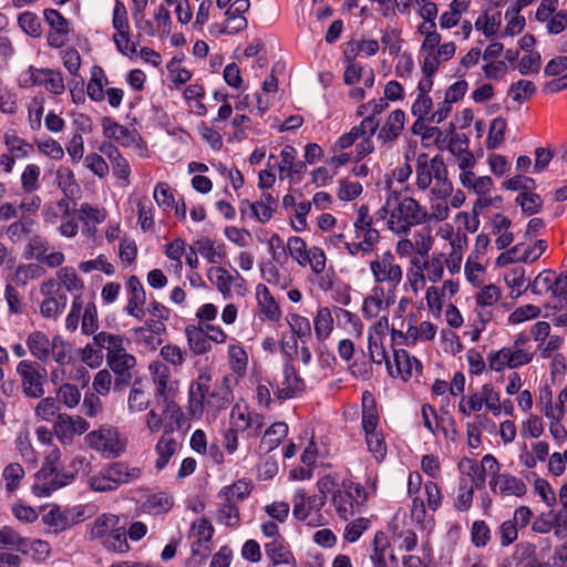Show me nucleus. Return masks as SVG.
I'll return each instance as SVG.
<instances>
[{"instance_id": "nucleus-2", "label": "nucleus", "mask_w": 567, "mask_h": 567, "mask_svg": "<svg viewBox=\"0 0 567 567\" xmlns=\"http://www.w3.org/2000/svg\"><path fill=\"white\" fill-rule=\"evenodd\" d=\"M415 176L417 188L423 192L431 188V194L437 199H445L453 193L447 166L441 155L430 158L426 153L419 154Z\"/></svg>"}, {"instance_id": "nucleus-40", "label": "nucleus", "mask_w": 567, "mask_h": 567, "mask_svg": "<svg viewBox=\"0 0 567 567\" xmlns=\"http://www.w3.org/2000/svg\"><path fill=\"white\" fill-rule=\"evenodd\" d=\"M254 426V419L250 417L247 408L236 404L230 412V427L234 431L244 432Z\"/></svg>"}, {"instance_id": "nucleus-14", "label": "nucleus", "mask_w": 567, "mask_h": 567, "mask_svg": "<svg viewBox=\"0 0 567 567\" xmlns=\"http://www.w3.org/2000/svg\"><path fill=\"white\" fill-rule=\"evenodd\" d=\"M489 486L494 493L498 491L502 495L520 497L527 492L526 484L508 473L497 476L496 480H491Z\"/></svg>"}, {"instance_id": "nucleus-10", "label": "nucleus", "mask_w": 567, "mask_h": 567, "mask_svg": "<svg viewBox=\"0 0 567 567\" xmlns=\"http://www.w3.org/2000/svg\"><path fill=\"white\" fill-rule=\"evenodd\" d=\"M364 496V491L361 486H350L347 491L338 489L333 492L332 504L340 518L348 520L352 517L361 503L359 498Z\"/></svg>"}, {"instance_id": "nucleus-59", "label": "nucleus", "mask_w": 567, "mask_h": 567, "mask_svg": "<svg viewBox=\"0 0 567 567\" xmlns=\"http://www.w3.org/2000/svg\"><path fill=\"white\" fill-rule=\"evenodd\" d=\"M365 441L369 451L374 455L378 461L383 460L386 454V445L382 434L378 432L365 433Z\"/></svg>"}, {"instance_id": "nucleus-13", "label": "nucleus", "mask_w": 567, "mask_h": 567, "mask_svg": "<svg viewBox=\"0 0 567 567\" xmlns=\"http://www.w3.org/2000/svg\"><path fill=\"white\" fill-rule=\"evenodd\" d=\"M32 83L35 85H43L47 91L53 94L63 93L65 86L60 72L51 69H34L30 68Z\"/></svg>"}, {"instance_id": "nucleus-60", "label": "nucleus", "mask_w": 567, "mask_h": 567, "mask_svg": "<svg viewBox=\"0 0 567 567\" xmlns=\"http://www.w3.org/2000/svg\"><path fill=\"white\" fill-rule=\"evenodd\" d=\"M173 504V497L165 493L151 495L146 501V507L155 513L168 512Z\"/></svg>"}, {"instance_id": "nucleus-45", "label": "nucleus", "mask_w": 567, "mask_h": 567, "mask_svg": "<svg viewBox=\"0 0 567 567\" xmlns=\"http://www.w3.org/2000/svg\"><path fill=\"white\" fill-rule=\"evenodd\" d=\"M220 506L218 509V522L225 524L226 526H236L239 523V509L237 504L234 502H227L225 499H220Z\"/></svg>"}, {"instance_id": "nucleus-22", "label": "nucleus", "mask_w": 567, "mask_h": 567, "mask_svg": "<svg viewBox=\"0 0 567 567\" xmlns=\"http://www.w3.org/2000/svg\"><path fill=\"white\" fill-rule=\"evenodd\" d=\"M100 151L109 157L114 175L121 179L127 181L131 173L130 165L120 154L118 150L111 143H103Z\"/></svg>"}, {"instance_id": "nucleus-21", "label": "nucleus", "mask_w": 567, "mask_h": 567, "mask_svg": "<svg viewBox=\"0 0 567 567\" xmlns=\"http://www.w3.org/2000/svg\"><path fill=\"white\" fill-rule=\"evenodd\" d=\"M265 550L274 566L289 565L296 567V559L292 553L282 544V540L275 538L265 545Z\"/></svg>"}, {"instance_id": "nucleus-4", "label": "nucleus", "mask_w": 567, "mask_h": 567, "mask_svg": "<svg viewBox=\"0 0 567 567\" xmlns=\"http://www.w3.org/2000/svg\"><path fill=\"white\" fill-rule=\"evenodd\" d=\"M17 372L21 377V386L28 398L40 399L44 395V384L48 373L38 362L22 360L17 365Z\"/></svg>"}, {"instance_id": "nucleus-27", "label": "nucleus", "mask_w": 567, "mask_h": 567, "mask_svg": "<svg viewBox=\"0 0 567 567\" xmlns=\"http://www.w3.org/2000/svg\"><path fill=\"white\" fill-rule=\"evenodd\" d=\"M189 349L195 354H203L210 349L206 331L202 327L188 326L185 329Z\"/></svg>"}, {"instance_id": "nucleus-19", "label": "nucleus", "mask_w": 567, "mask_h": 567, "mask_svg": "<svg viewBox=\"0 0 567 567\" xmlns=\"http://www.w3.org/2000/svg\"><path fill=\"white\" fill-rule=\"evenodd\" d=\"M107 470L112 482L117 488L122 484H128L141 477L142 470L137 466H131L125 462H115L111 464Z\"/></svg>"}, {"instance_id": "nucleus-28", "label": "nucleus", "mask_w": 567, "mask_h": 567, "mask_svg": "<svg viewBox=\"0 0 567 567\" xmlns=\"http://www.w3.org/2000/svg\"><path fill=\"white\" fill-rule=\"evenodd\" d=\"M177 445V441L171 437V434L163 433L155 446L158 454L155 463L157 470H163L167 465L169 458L176 453Z\"/></svg>"}, {"instance_id": "nucleus-23", "label": "nucleus", "mask_w": 567, "mask_h": 567, "mask_svg": "<svg viewBox=\"0 0 567 567\" xmlns=\"http://www.w3.org/2000/svg\"><path fill=\"white\" fill-rule=\"evenodd\" d=\"M404 118L405 115L403 111L395 110L391 112L385 124L379 132V138L383 140L384 142L396 140L404 127Z\"/></svg>"}, {"instance_id": "nucleus-35", "label": "nucleus", "mask_w": 567, "mask_h": 567, "mask_svg": "<svg viewBox=\"0 0 567 567\" xmlns=\"http://www.w3.org/2000/svg\"><path fill=\"white\" fill-rule=\"evenodd\" d=\"M198 254L206 258L210 264H218L225 258L224 246L215 247L209 238H203L195 244Z\"/></svg>"}, {"instance_id": "nucleus-56", "label": "nucleus", "mask_w": 567, "mask_h": 567, "mask_svg": "<svg viewBox=\"0 0 567 567\" xmlns=\"http://www.w3.org/2000/svg\"><path fill=\"white\" fill-rule=\"evenodd\" d=\"M536 91V86L532 81L519 80L512 84L509 94L516 102H523L529 99Z\"/></svg>"}, {"instance_id": "nucleus-62", "label": "nucleus", "mask_w": 567, "mask_h": 567, "mask_svg": "<svg viewBox=\"0 0 567 567\" xmlns=\"http://www.w3.org/2000/svg\"><path fill=\"white\" fill-rule=\"evenodd\" d=\"M472 542L476 547H484L491 539V529L484 520H475L472 526Z\"/></svg>"}, {"instance_id": "nucleus-26", "label": "nucleus", "mask_w": 567, "mask_h": 567, "mask_svg": "<svg viewBox=\"0 0 567 567\" xmlns=\"http://www.w3.org/2000/svg\"><path fill=\"white\" fill-rule=\"evenodd\" d=\"M102 127L107 138H113L124 146H128L134 141L132 134L125 126L114 122L107 116L102 118Z\"/></svg>"}, {"instance_id": "nucleus-42", "label": "nucleus", "mask_w": 567, "mask_h": 567, "mask_svg": "<svg viewBox=\"0 0 567 567\" xmlns=\"http://www.w3.org/2000/svg\"><path fill=\"white\" fill-rule=\"evenodd\" d=\"M2 477L6 481L7 492L12 494L24 478V470L19 463H11L2 471Z\"/></svg>"}, {"instance_id": "nucleus-64", "label": "nucleus", "mask_w": 567, "mask_h": 567, "mask_svg": "<svg viewBox=\"0 0 567 567\" xmlns=\"http://www.w3.org/2000/svg\"><path fill=\"white\" fill-rule=\"evenodd\" d=\"M32 225L31 219H20L8 227L7 235L13 243H18L30 233V226Z\"/></svg>"}, {"instance_id": "nucleus-5", "label": "nucleus", "mask_w": 567, "mask_h": 567, "mask_svg": "<svg viewBox=\"0 0 567 567\" xmlns=\"http://www.w3.org/2000/svg\"><path fill=\"white\" fill-rule=\"evenodd\" d=\"M370 269L378 284H386L388 290L394 289L401 284L403 271L395 257L391 251H384L377 255L375 259L370 262Z\"/></svg>"}, {"instance_id": "nucleus-39", "label": "nucleus", "mask_w": 567, "mask_h": 567, "mask_svg": "<svg viewBox=\"0 0 567 567\" xmlns=\"http://www.w3.org/2000/svg\"><path fill=\"white\" fill-rule=\"evenodd\" d=\"M103 545L107 550L116 553H125L130 546L126 539V530L123 526H117L115 529L107 535L103 540Z\"/></svg>"}, {"instance_id": "nucleus-51", "label": "nucleus", "mask_w": 567, "mask_h": 567, "mask_svg": "<svg viewBox=\"0 0 567 567\" xmlns=\"http://www.w3.org/2000/svg\"><path fill=\"white\" fill-rule=\"evenodd\" d=\"M287 321L293 336H297L300 339L311 336V324L309 319L292 313L287 317Z\"/></svg>"}, {"instance_id": "nucleus-1", "label": "nucleus", "mask_w": 567, "mask_h": 567, "mask_svg": "<svg viewBox=\"0 0 567 567\" xmlns=\"http://www.w3.org/2000/svg\"><path fill=\"white\" fill-rule=\"evenodd\" d=\"M377 216L386 218L388 228L396 235H408L413 226L427 221V212L412 197H401L396 192L389 190L383 206Z\"/></svg>"}, {"instance_id": "nucleus-29", "label": "nucleus", "mask_w": 567, "mask_h": 567, "mask_svg": "<svg viewBox=\"0 0 567 567\" xmlns=\"http://www.w3.org/2000/svg\"><path fill=\"white\" fill-rule=\"evenodd\" d=\"M257 300L261 311L268 319L276 321L280 318V309L266 286L259 285L257 287Z\"/></svg>"}, {"instance_id": "nucleus-47", "label": "nucleus", "mask_w": 567, "mask_h": 567, "mask_svg": "<svg viewBox=\"0 0 567 567\" xmlns=\"http://www.w3.org/2000/svg\"><path fill=\"white\" fill-rule=\"evenodd\" d=\"M54 433L63 443L71 442L74 436L72 416L58 414L54 423Z\"/></svg>"}, {"instance_id": "nucleus-25", "label": "nucleus", "mask_w": 567, "mask_h": 567, "mask_svg": "<svg viewBox=\"0 0 567 567\" xmlns=\"http://www.w3.org/2000/svg\"><path fill=\"white\" fill-rule=\"evenodd\" d=\"M207 278L217 288L224 298L230 297L231 286L235 281V277L230 275L225 268H209L207 271Z\"/></svg>"}, {"instance_id": "nucleus-15", "label": "nucleus", "mask_w": 567, "mask_h": 567, "mask_svg": "<svg viewBox=\"0 0 567 567\" xmlns=\"http://www.w3.org/2000/svg\"><path fill=\"white\" fill-rule=\"evenodd\" d=\"M394 302V292L383 288H375L373 295L365 298L362 307L363 315L368 318L378 317L381 309L388 308Z\"/></svg>"}, {"instance_id": "nucleus-33", "label": "nucleus", "mask_w": 567, "mask_h": 567, "mask_svg": "<svg viewBox=\"0 0 567 567\" xmlns=\"http://www.w3.org/2000/svg\"><path fill=\"white\" fill-rule=\"evenodd\" d=\"M362 427L364 432H377L375 430L379 422V415L374 404V400L368 392H365L362 396Z\"/></svg>"}, {"instance_id": "nucleus-36", "label": "nucleus", "mask_w": 567, "mask_h": 567, "mask_svg": "<svg viewBox=\"0 0 567 567\" xmlns=\"http://www.w3.org/2000/svg\"><path fill=\"white\" fill-rule=\"evenodd\" d=\"M555 288L556 276L555 272L550 269L542 271L529 285L532 292L539 296L549 291L554 295Z\"/></svg>"}, {"instance_id": "nucleus-16", "label": "nucleus", "mask_w": 567, "mask_h": 567, "mask_svg": "<svg viewBox=\"0 0 567 567\" xmlns=\"http://www.w3.org/2000/svg\"><path fill=\"white\" fill-rule=\"evenodd\" d=\"M163 403L164 409L162 411V416L164 422V433L172 434L173 432L181 430L185 423L184 412L172 398L163 399Z\"/></svg>"}, {"instance_id": "nucleus-61", "label": "nucleus", "mask_w": 567, "mask_h": 567, "mask_svg": "<svg viewBox=\"0 0 567 567\" xmlns=\"http://www.w3.org/2000/svg\"><path fill=\"white\" fill-rule=\"evenodd\" d=\"M286 249L289 250L290 256L301 266L306 261L308 254L306 241L298 236H292L288 239Z\"/></svg>"}, {"instance_id": "nucleus-6", "label": "nucleus", "mask_w": 567, "mask_h": 567, "mask_svg": "<svg viewBox=\"0 0 567 567\" xmlns=\"http://www.w3.org/2000/svg\"><path fill=\"white\" fill-rule=\"evenodd\" d=\"M90 447L102 452L107 457H117L124 451L126 441L121 437L118 431L112 426H101L86 435Z\"/></svg>"}, {"instance_id": "nucleus-31", "label": "nucleus", "mask_w": 567, "mask_h": 567, "mask_svg": "<svg viewBox=\"0 0 567 567\" xmlns=\"http://www.w3.org/2000/svg\"><path fill=\"white\" fill-rule=\"evenodd\" d=\"M288 433V425L285 422H277L272 424L266 432L261 440L260 447L265 449L267 452L276 449L284 437Z\"/></svg>"}, {"instance_id": "nucleus-57", "label": "nucleus", "mask_w": 567, "mask_h": 567, "mask_svg": "<svg viewBox=\"0 0 567 567\" xmlns=\"http://www.w3.org/2000/svg\"><path fill=\"white\" fill-rule=\"evenodd\" d=\"M193 529L198 536V539L192 546L193 554L195 555L199 551V547H202L203 542L210 540L214 529L207 519H200L197 524H194Z\"/></svg>"}, {"instance_id": "nucleus-24", "label": "nucleus", "mask_w": 567, "mask_h": 567, "mask_svg": "<svg viewBox=\"0 0 567 567\" xmlns=\"http://www.w3.org/2000/svg\"><path fill=\"white\" fill-rule=\"evenodd\" d=\"M118 517L112 514H103L87 526L91 539L103 538L111 534L118 525Z\"/></svg>"}, {"instance_id": "nucleus-38", "label": "nucleus", "mask_w": 567, "mask_h": 567, "mask_svg": "<svg viewBox=\"0 0 567 567\" xmlns=\"http://www.w3.org/2000/svg\"><path fill=\"white\" fill-rule=\"evenodd\" d=\"M505 282L511 288V293L514 297H519L529 288V285H526L525 269L523 267H515L505 275Z\"/></svg>"}, {"instance_id": "nucleus-18", "label": "nucleus", "mask_w": 567, "mask_h": 567, "mask_svg": "<svg viewBox=\"0 0 567 567\" xmlns=\"http://www.w3.org/2000/svg\"><path fill=\"white\" fill-rule=\"evenodd\" d=\"M150 372L155 386V395L161 399L171 398L172 389L168 386L171 371L168 367L162 362H153L150 364Z\"/></svg>"}, {"instance_id": "nucleus-3", "label": "nucleus", "mask_w": 567, "mask_h": 567, "mask_svg": "<svg viewBox=\"0 0 567 567\" xmlns=\"http://www.w3.org/2000/svg\"><path fill=\"white\" fill-rule=\"evenodd\" d=\"M59 451H53L48 457L49 465H44L37 474L38 483L34 489L39 491V495H49L51 492L61 488L74 478L73 473L61 472L55 465L59 460Z\"/></svg>"}, {"instance_id": "nucleus-12", "label": "nucleus", "mask_w": 567, "mask_h": 567, "mask_svg": "<svg viewBox=\"0 0 567 567\" xmlns=\"http://www.w3.org/2000/svg\"><path fill=\"white\" fill-rule=\"evenodd\" d=\"M282 374V381L277 382L274 390V394L278 400L290 399L303 391L305 382L292 365L286 364Z\"/></svg>"}, {"instance_id": "nucleus-17", "label": "nucleus", "mask_w": 567, "mask_h": 567, "mask_svg": "<svg viewBox=\"0 0 567 567\" xmlns=\"http://www.w3.org/2000/svg\"><path fill=\"white\" fill-rule=\"evenodd\" d=\"M229 380L224 377L220 381H216L213 384L212 392L207 399V406L214 411H220L227 409L233 400L231 390L228 384Z\"/></svg>"}, {"instance_id": "nucleus-32", "label": "nucleus", "mask_w": 567, "mask_h": 567, "mask_svg": "<svg viewBox=\"0 0 567 567\" xmlns=\"http://www.w3.org/2000/svg\"><path fill=\"white\" fill-rule=\"evenodd\" d=\"M315 333L317 339L322 342L327 340L333 329V318L329 308H320L315 317Z\"/></svg>"}, {"instance_id": "nucleus-30", "label": "nucleus", "mask_w": 567, "mask_h": 567, "mask_svg": "<svg viewBox=\"0 0 567 567\" xmlns=\"http://www.w3.org/2000/svg\"><path fill=\"white\" fill-rule=\"evenodd\" d=\"M250 492L251 482L246 480H238L233 485L224 487L219 492L218 497L220 499L238 504V502L244 501Z\"/></svg>"}, {"instance_id": "nucleus-63", "label": "nucleus", "mask_w": 567, "mask_h": 567, "mask_svg": "<svg viewBox=\"0 0 567 567\" xmlns=\"http://www.w3.org/2000/svg\"><path fill=\"white\" fill-rule=\"evenodd\" d=\"M501 298V290L495 285L485 286L476 296V302L480 307H489L496 303Z\"/></svg>"}, {"instance_id": "nucleus-8", "label": "nucleus", "mask_w": 567, "mask_h": 567, "mask_svg": "<svg viewBox=\"0 0 567 567\" xmlns=\"http://www.w3.org/2000/svg\"><path fill=\"white\" fill-rule=\"evenodd\" d=\"M212 389V374L209 371H203L198 378L190 383L188 390V412L192 417L199 419L202 416Z\"/></svg>"}, {"instance_id": "nucleus-7", "label": "nucleus", "mask_w": 567, "mask_h": 567, "mask_svg": "<svg viewBox=\"0 0 567 567\" xmlns=\"http://www.w3.org/2000/svg\"><path fill=\"white\" fill-rule=\"evenodd\" d=\"M112 24L116 30L112 38L116 49L124 55L135 54L137 52V44L132 41L127 10L124 3L120 0L115 1Z\"/></svg>"}, {"instance_id": "nucleus-37", "label": "nucleus", "mask_w": 567, "mask_h": 567, "mask_svg": "<svg viewBox=\"0 0 567 567\" xmlns=\"http://www.w3.org/2000/svg\"><path fill=\"white\" fill-rule=\"evenodd\" d=\"M51 355L59 365H66L72 361V347L61 336L53 337Z\"/></svg>"}, {"instance_id": "nucleus-48", "label": "nucleus", "mask_w": 567, "mask_h": 567, "mask_svg": "<svg viewBox=\"0 0 567 567\" xmlns=\"http://www.w3.org/2000/svg\"><path fill=\"white\" fill-rule=\"evenodd\" d=\"M41 401L37 404L34 412L35 415L43 421H52L53 417L58 414L59 411V402L55 398H40Z\"/></svg>"}, {"instance_id": "nucleus-41", "label": "nucleus", "mask_w": 567, "mask_h": 567, "mask_svg": "<svg viewBox=\"0 0 567 567\" xmlns=\"http://www.w3.org/2000/svg\"><path fill=\"white\" fill-rule=\"evenodd\" d=\"M389 547V540L384 533L379 532L374 535L373 550L370 554V559L374 567H388L385 560V551Z\"/></svg>"}, {"instance_id": "nucleus-43", "label": "nucleus", "mask_w": 567, "mask_h": 567, "mask_svg": "<svg viewBox=\"0 0 567 567\" xmlns=\"http://www.w3.org/2000/svg\"><path fill=\"white\" fill-rule=\"evenodd\" d=\"M41 175L40 166L29 164L21 174V187L24 193L33 194L39 189V177Z\"/></svg>"}, {"instance_id": "nucleus-55", "label": "nucleus", "mask_w": 567, "mask_h": 567, "mask_svg": "<svg viewBox=\"0 0 567 567\" xmlns=\"http://www.w3.org/2000/svg\"><path fill=\"white\" fill-rule=\"evenodd\" d=\"M59 284L63 285L68 291H79L83 288L82 280L72 268H61L58 271Z\"/></svg>"}, {"instance_id": "nucleus-49", "label": "nucleus", "mask_w": 567, "mask_h": 567, "mask_svg": "<svg viewBox=\"0 0 567 567\" xmlns=\"http://www.w3.org/2000/svg\"><path fill=\"white\" fill-rule=\"evenodd\" d=\"M56 182L66 197L73 196L79 190L74 174L70 168H60L56 172Z\"/></svg>"}, {"instance_id": "nucleus-54", "label": "nucleus", "mask_w": 567, "mask_h": 567, "mask_svg": "<svg viewBox=\"0 0 567 567\" xmlns=\"http://www.w3.org/2000/svg\"><path fill=\"white\" fill-rule=\"evenodd\" d=\"M150 405L148 395L141 389L132 388L127 399V406L132 413L145 411Z\"/></svg>"}, {"instance_id": "nucleus-34", "label": "nucleus", "mask_w": 567, "mask_h": 567, "mask_svg": "<svg viewBox=\"0 0 567 567\" xmlns=\"http://www.w3.org/2000/svg\"><path fill=\"white\" fill-rule=\"evenodd\" d=\"M122 336L105 331L99 332L93 337V344L99 349H106L107 354L121 351L124 348Z\"/></svg>"}, {"instance_id": "nucleus-50", "label": "nucleus", "mask_w": 567, "mask_h": 567, "mask_svg": "<svg viewBox=\"0 0 567 567\" xmlns=\"http://www.w3.org/2000/svg\"><path fill=\"white\" fill-rule=\"evenodd\" d=\"M516 202L520 205L523 212L528 215L538 213L543 205L540 196L535 193H529L528 190L522 192L517 196Z\"/></svg>"}, {"instance_id": "nucleus-20", "label": "nucleus", "mask_w": 567, "mask_h": 567, "mask_svg": "<svg viewBox=\"0 0 567 567\" xmlns=\"http://www.w3.org/2000/svg\"><path fill=\"white\" fill-rule=\"evenodd\" d=\"M53 338L50 340L42 331H34L29 334L27 344L31 354L41 362L49 360L51 355V344Z\"/></svg>"}, {"instance_id": "nucleus-58", "label": "nucleus", "mask_w": 567, "mask_h": 567, "mask_svg": "<svg viewBox=\"0 0 567 567\" xmlns=\"http://www.w3.org/2000/svg\"><path fill=\"white\" fill-rule=\"evenodd\" d=\"M21 29L31 37H39L41 34V22L37 14L32 12H23L18 19Z\"/></svg>"}, {"instance_id": "nucleus-44", "label": "nucleus", "mask_w": 567, "mask_h": 567, "mask_svg": "<svg viewBox=\"0 0 567 567\" xmlns=\"http://www.w3.org/2000/svg\"><path fill=\"white\" fill-rule=\"evenodd\" d=\"M506 127L507 122L504 117L499 116L492 121L486 140V146L488 150H494L503 143Z\"/></svg>"}, {"instance_id": "nucleus-52", "label": "nucleus", "mask_w": 567, "mask_h": 567, "mask_svg": "<svg viewBox=\"0 0 567 567\" xmlns=\"http://www.w3.org/2000/svg\"><path fill=\"white\" fill-rule=\"evenodd\" d=\"M309 265L311 270L319 275L326 269V255L319 247H311L306 256V261L302 262L301 267Z\"/></svg>"}, {"instance_id": "nucleus-46", "label": "nucleus", "mask_w": 567, "mask_h": 567, "mask_svg": "<svg viewBox=\"0 0 567 567\" xmlns=\"http://www.w3.org/2000/svg\"><path fill=\"white\" fill-rule=\"evenodd\" d=\"M56 400L72 409L79 404L81 400V392L76 385L64 383L56 391Z\"/></svg>"}, {"instance_id": "nucleus-53", "label": "nucleus", "mask_w": 567, "mask_h": 567, "mask_svg": "<svg viewBox=\"0 0 567 567\" xmlns=\"http://www.w3.org/2000/svg\"><path fill=\"white\" fill-rule=\"evenodd\" d=\"M355 238L359 239L365 246V254H370L373 251L374 245L380 240L379 231L369 225L368 227H362L354 229Z\"/></svg>"}, {"instance_id": "nucleus-9", "label": "nucleus", "mask_w": 567, "mask_h": 567, "mask_svg": "<svg viewBox=\"0 0 567 567\" xmlns=\"http://www.w3.org/2000/svg\"><path fill=\"white\" fill-rule=\"evenodd\" d=\"M106 363L115 373V391H121L131 383L132 369L136 364V359L134 355L127 353L125 348L113 354H106Z\"/></svg>"}, {"instance_id": "nucleus-11", "label": "nucleus", "mask_w": 567, "mask_h": 567, "mask_svg": "<svg viewBox=\"0 0 567 567\" xmlns=\"http://www.w3.org/2000/svg\"><path fill=\"white\" fill-rule=\"evenodd\" d=\"M388 373L392 378L400 377L403 381H408L413 373V370L420 372L422 365L415 358H411L406 350L398 349L393 351V364L388 362Z\"/></svg>"}]
</instances>
